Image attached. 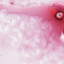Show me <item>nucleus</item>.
Listing matches in <instances>:
<instances>
[{
  "instance_id": "nucleus-3",
  "label": "nucleus",
  "mask_w": 64,
  "mask_h": 64,
  "mask_svg": "<svg viewBox=\"0 0 64 64\" xmlns=\"http://www.w3.org/2000/svg\"><path fill=\"white\" fill-rule=\"evenodd\" d=\"M58 20H62V18L61 19H59Z\"/></svg>"
},
{
  "instance_id": "nucleus-4",
  "label": "nucleus",
  "mask_w": 64,
  "mask_h": 64,
  "mask_svg": "<svg viewBox=\"0 0 64 64\" xmlns=\"http://www.w3.org/2000/svg\"><path fill=\"white\" fill-rule=\"evenodd\" d=\"M62 12V13H64V12Z\"/></svg>"
},
{
  "instance_id": "nucleus-2",
  "label": "nucleus",
  "mask_w": 64,
  "mask_h": 64,
  "mask_svg": "<svg viewBox=\"0 0 64 64\" xmlns=\"http://www.w3.org/2000/svg\"><path fill=\"white\" fill-rule=\"evenodd\" d=\"M55 18H56V19H57V20H59V19H58L56 17V16H55Z\"/></svg>"
},
{
  "instance_id": "nucleus-1",
  "label": "nucleus",
  "mask_w": 64,
  "mask_h": 64,
  "mask_svg": "<svg viewBox=\"0 0 64 64\" xmlns=\"http://www.w3.org/2000/svg\"><path fill=\"white\" fill-rule=\"evenodd\" d=\"M62 16V15L61 14H59L58 15V16L59 17H61Z\"/></svg>"
},
{
  "instance_id": "nucleus-5",
  "label": "nucleus",
  "mask_w": 64,
  "mask_h": 64,
  "mask_svg": "<svg viewBox=\"0 0 64 64\" xmlns=\"http://www.w3.org/2000/svg\"><path fill=\"white\" fill-rule=\"evenodd\" d=\"M61 12V11H60L59 12Z\"/></svg>"
}]
</instances>
